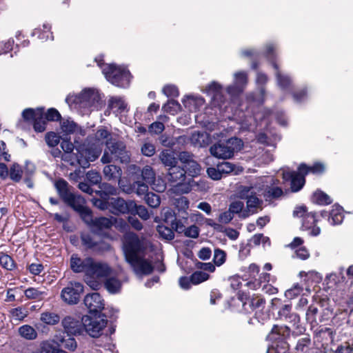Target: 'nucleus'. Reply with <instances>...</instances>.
I'll return each mask as SVG.
<instances>
[{
	"label": "nucleus",
	"instance_id": "nucleus-6",
	"mask_svg": "<svg viewBox=\"0 0 353 353\" xmlns=\"http://www.w3.org/2000/svg\"><path fill=\"white\" fill-rule=\"evenodd\" d=\"M54 188L59 198L68 206L78 213L85 205V201L80 195H76L71 192V186L63 179H59L54 183Z\"/></svg>",
	"mask_w": 353,
	"mask_h": 353
},
{
	"label": "nucleus",
	"instance_id": "nucleus-49",
	"mask_svg": "<svg viewBox=\"0 0 353 353\" xmlns=\"http://www.w3.org/2000/svg\"><path fill=\"white\" fill-rule=\"evenodd\" d=\"M317 222L316 213L315 212H308L303 218L301 228L303 230H310Z\"/></svg>",
	"mask_w": 353,
	"mask_h": 353
},
{
	"label": "nucleus",
	"instance_id": "nucleus-18",
	"mask_svg": "<svg viewBox=\"0 0 353 353\" xmlns=\"http://www.w3.org/2000/svg\"><path fill=\"white\" fill-rule=\"evenodd\" d=\"M104 140L101 141L99 139L95 141V142L91 145H85L83 144L80 145L79 148H77V151L79 154L84 156L91 161H94L101 154L102 152L101 145L103 143Z\"/></svg>",
	"mask_w": 353,
	"mask_h": 353
},
{
	"label": "nucleus",
	"instance_id": "nucleus-2",
	"mask_svg": "<svg viewBox=\"0 0 353 353\" xmlns=\"http://www.w3.org/2000/svg\"><path fill=\"white\" fill-rule=\"evenodd\" d=\"M21 116L24 121L32 125L36 132H43L47 130L49 122L57 121L61 118V114L56 108H50L45 111L43 107L26 108Z\"/></svg>",
	"mask_w": 353,
	"mask_h": 353
},
{
	"label": "nucleus",
	"instance_id": "nucleus-47",
	"mask_svg": "<svg viewBox=\"0 0 353 353\" xmlns=\"http://www.w3.org/2000/svg\"><path fill=\"white\" fill-rule=\"evenodd\" d=\"M19 334L27 340L35 339L37 336V332L35 329L29 325H23L19 328Z\"/></svg>",
	"mask_w": 353,
	"mask_h": 353
},
{
	"label": "nucleus",
	"instance_id": "nucleus-57",
	"mask_svg": "<svg viewBox=\"0 0 353 353\" xmlns=\"http://www.w3.org/2000/svg\"><path fill=\"white\" fill-rule=\"evenodd\" d=\"M162 108L164 112L174 114L180 110L181 105L178 101L170 99L168 101L167 103L163 105Z\"/></svg>",
	"mask_w": 353,
	"mask_h": 353
},
{
	"label": "nucleus",
	"instance_id": "nucleus-3",
	"mask_svg": "<svg viewBox=\"0 0 353 353\" xmlns=\"http://www.w3.org/2000/svg\"><path fill=\"white\" fill-rule=\"evenodd\" d=\"M95 61L109 82L119 88L129 86L131 74L128 70L115 64H104L101 57L96 58Z\"/></svg>",
	"mask_w": 353,
	"mask_h": 353
},
{
	"label": "nucleus",
	"instance_id": "nucleus-50",
	"mask_svg": "<svg viewBox=\"0 0 353 353\" xmlns=\"http://www.w3.org/2000/svg\"><path fill=\"white\" fill-rule=\"evenodd\" d=\"M161 219L168 225H171L176 221L174 211L170 208H164L161 212Z\"/></svg>",
	"mask_w": 353,
	"mask_h": 353
},
{
	"label": "nucleus",
	"instance_id": "nucleus-42",
	"mask_svg": "<svg viewBox=\"0 0 353 353\" xmlns=\"http://www.w3.org/2000/svg\"><path fill=\"white\" fill-rule=\"evenodd\" d=\"M285 321L290 323L297 333L302 334L305 330V327L301 324L299 315L295 312H292Z\"/></svg>",
	"mask_w": 353,
	"mask_h": 353
},
{
	"label": "nucleus",
	"instance_id": "nucleus-11",
	"mask_svg": "<svg viewBox=\"0 0 353 353\" xmlns=\"http://www.w3.org/2000/svg\"><path fill=\"white\" fill-rule=\"evenodd\" d=\"M143 246L139 236L134 232H128L124 236L123 251L126 261L133 260L143 251Z\"/></svg>",
	"mask_w": 353,
	"mask_h": 353
},
{
	"label": "nucleus",
	"instance_id": "nucleus-46",
	"mask_svg": "<svg viewBox=\"0 0 353 353\" xmlns=\"http://www.w3.org/2000/svg\"><path fill=\"white\" fill-rule=\"evenodd\" d=\"M159 158L162 163L165 167H168V168H172L177 163V160L174 154L168 150L162 151L159 155Z\"/></svg>",
	"mask_w": 353,
	"mask_h": 353
},
{
	"label": "nucleus",
	"instance_id": "nucleus-20",
	"mask_svg": "<svg viewBox=\"0 0 353 353\" xmlns=\"http://www.w3.org/2000/svg\"><path fill=\"white\" fill-rule=\"evenodd\" d=\"M92 258L90 256L81 259L77 254H73L70 256V266L75 273H84L88 275Z\"/></svg>",
	"mask_w": 353,
	"mask_h": 353
},
{
	"label": "nucleus",
	"instance_id": "nucleus-21",
	"mask_svg": "<svg viewBox=\"0 0 353 353\" xmlns=\"http://www.w3.org/2000/svg\"><path fill=\"white\" fill-rule=\"evenodd\" d=\"M108 110L112 111L117 117L120 116V120L128 112V103L122 97H110L108 102Z\"/></svg>",
	"mask_w": 353,
	"mask_h": 353
},
{
	"label": "nucleus",
	"instance_id": "nucleus-51",
	"mask_svg": "<svg viewBox=\"0 0 353 353\" xmlns=\"http://www.w3.org/2000/svg\"><path fill=\"white\" fill-rule=\"evenodd\" d=\"M157 230L159 232L160 236L165 240H172L174 238V233L172 227L170 225H158Z\"/></svg>",
	"mask_w": 353,
	"mask_h": 353
},
{
	"label": "nucleus",
	"instance_id": "nucleus-61",
	"mask_svg": "<svg viewBox=\"0 0 353 353\" xmlns=\"http://www.w3.org/2000/svg\"><path fill=\"white\" fill-rule=\"evenodd\" d=\"M63 137L61 138V147L65 153H71L74 148V144L70 141V134H63Z\"/></svg>",
	"mask_w": 353,
	"mask_h": 353
},
{
	"label": "nucleus",
	"instance_id": "nucleus-41",
	"mask_svg": "<svg viewBox=\"0 0 353 353\" xmlns=\"http://www.w3.org/2000/svg\"><path fill=\"white\" fill-rule=\"evenodd\" d=\"M329 214L331 216L330 222L333 225H339L343 221V208L340 205H333V209L330 212Z\"/></svg>",
	"mask_w": 353,
	"mask_h": 353
},
{
	"label": "nucleus",
	"instance_id": "nucleus-62",
	"mask_svg": "<svg viewBox=\"0 0 353 353\" xmlns=\"http://www.w3.org/2000/svg\"><path fill=\"white\" fill-rule=\"evenodd\" d=\"M210 275L202 271H196L191 275L192 284L197 285L207 281Z\"/></svg>",
	"mask_w": 353,
	"mask_h": 353
},
{
	"label": "nucleus",
	"instance_id": "nucleus-8",
	"mask_svg": "<svg viewBox=\"0 0 353 353\" xmlns=\"http://www.w3.org/2000/svg\"><path fill=\"white\" fill-rule=\"evenodd\" d=\"M112 134H100L104 139L105 147L115 161L121 163H128L130 161V153L127 150L125 143L111 137Z\"/></svg>",
	"mask_w": 353,
	"mask_h": 353
},
{
	"label": "nucleus",
	"instance_id": "nucleus-30",
	"mask_svg": "<svg viewBox=\"0 0 353 353\" xmlns=\"http://www.w3.org/2000/svg\"><path fill=\"white\" fill-rule=\"evenodd\" d=\"M183 103L186 109L191 112H196L203 108L205 103L203 98L201 97L188 96L183 100Z\"/></svg>",
	"mask_w": 353,
	"mask_h": 353
},
{
	"label": "nucleus",
	"instance_id": "nucleus-32",
	"mask_svg": "<svg viewBox=\"0 0 353 353\" xmlns=\"http://www.w3.org/2000/svg\"><path fill=\"white\" fill-rule=\"evenodd\" d=\"M103 174L105 179L108 181H118L122 182V185H124V181L121 179L122 175V170L120 167L114 165H108L103 168Z\"/></svg>",
	"mask_w": 353,
	"mask_h": 353
},
{
	"label": "nucleus",
	"instance_id": "nucleus-14",
	"mask_svg": "<svg viewBox=\"0 0 353 353\" xmlns=\"http://www.w3.org/2000/svg\"><path fill=\"white\" fill-rule=\"evenodd\" d=\"M83 302L88 309L90 314L99 315L102 314V310H104V312H108L110 310L104 307L103 299L98 292L87 294L83 299Z\"/></svg>",
	"mask_w": 353,
	"mask_h": 353
},
{
	"label": "nucleus",
	"instance_id": "nucleus-55",
	"mask_svg": "<svg viewBox=\"0 0 353 353\" xmlns=\"http://www.w3.org/2000/svg\"><path fill=\"white\" fill-rule=\"evenodd\" d=\"M100 190H96L95 192L99 196L109 197V195L114 194L116 192L115 188L108 183H100Z\"/></svg>",
	"mask_w": 353,
	"mask_h": 353
},
{
	"label": "nucleus",
	"instance_id": "nucleus-38",
	"mask_svg": "<svg viewBox=\"0 0 353 353\" xmlns=\"http://www.w3.org/2000/svg\"><path fill=\"white\" fill-rule=\"evenodd\" d=\"M24 294L28 299L41 301L47 296L48 293L47 291L41 290V288H28L25 290Z\"/></svg>",
	"mask_w": 353,
	"mask_h": 353
},
{
	"label": "nucleus",
	"instance_id": "nucleus-13",
	"mask_svg": "<svg viewBox=\"0 0 353 353\" xmlns=\"http://www.w3.org/2000/svg\"><path fill=\"white\" fill-rule=\"evenodd\" d=\"M274 46L272 43L266 46L265 56L271 61L273 68L276 70V78L277 85L283 90L287 89L291 84L290 77L286 74H282L279 69L278 65L275 62Z\"/></svg>",
	"mask_w": 353,
	"mask_h": 353
},
{
	"label": "nucleus",
	"instance_id": "nucleus-25",
	"mask_svg": "<svg viewBox=\"0 0 353 353\" xmlns=\"http://www.w3.org/2000/svg\"><path fill=\"white\" fill-rule=\"evenodd\" d=\"M168 180L171 183H176V185H183L186 180V174L184 169L176 165L170 168H168Z\"/></svg>",
	"mask_w": 353,
	"mask_h": 353
},
{
	"label": "nucleus",
	"instance_id": "nucleus-60",
	"mask_svg": "<svg viewBox=\"0 0 353 353\" xmlns=\"http://www.w3.org/2000/svg\"><path fill=\"white\" fill-rule=\"evenodd\" d=\"M318 312L319 309L316 304L310 305L306 312V321L310 324L316 323V316Z\"/></svg>",
	"mask_w": 353,
	"mask_h": 353
},
{
	"label": "nucleus",
	"instance_id": "nucleus-34",
	"mask_svg": "<svg viewBox=\"0 0 353 353\" xmlns=\"http://www.w3.org/2000/svg\"><path fill=\"white\" fill-rule=\"evenodd\" d=\"M290 345L287 341H272V345L267 349L266 353H288Z\"/></svg>",
	"mask_w": 353,
	"mask_h": 353
},
{
	"label": "nucleus",
	"instance_id": "nucleus-39",
	"mask_svg": "<svg viewBox=\"0 0 353 353\" xmlns=\"http://www.w3.org/2000/svg\"><path fill=\"white\" fill-rule=\"evenodd\" d=\"M130 214L134 216L138 215L144 221H146L150 218L148 209L144 205H137L134 201H132V205L131 206Z\"/></svg>",
	"mask_w": 353,
	"mask_h": 353
},
{
	"label": "nucleus",
	"instance_id": "nucleus-35",
	"mask_svg": "<svg viewBox=\"0 0 353 353\" xmlns=\"http://www.w3.org/2000/svg\"><path fill=\"white\" fill-rule=\"evenodd\" d=\"M298 170L305 174L310 172L313 174H322L325 171V166L323 163L316 162L312 166H308L305 163H301Z\"/></svg>",
	"mask_w": 353,
	"mask_h": 353
},
{
	"label": "nucleus",
	"instance_id": "nucleus-52",
	"mask_svg": "<svg viewBox=\"0 0 353 353\" xmlns=\"http://www.w3.org/2000/svg\"><path fill=\"white\" fill-rule=\"evenodd\" d=\"M68 336L67 339L64 337L59 339V345L70 351H74L77 347V343L73 337Z\"/></svg>",
	"mask_w": 353,
	"mask_h": 353
},
{
	"label": "nucleus",
	"instance_id": "nucleus-19",
	"mask_svg": "<svg viewBox=\"0 0 353 353\" xmlns=\"http://www.w3.org/2000/svg\"><path fill=\"white\" fill-rule=\"evenodd\" d=\"M148 183L142 181L139 179H131L130 178V183L128 185H122V182H119V185L127 194L136 193L138 196H144L149 193Z\"/></svg>",
	"mask_w": 353,
	"mask_h": 353
},
{
	"label": "nucleus",
	"instance_id": "nucleus-4",
	"mask_svg": "<svg viewBox=\"0 0 353 353\" xmlns=\"http://www.w3.org/2000/svg\"><path fill=\"white\" fill-rule=\"evenodd\" d=\"M78 214L90 228V234L98 237H110L108 232L104 231L110 229L112 226V222L110 219L104 216L94 218L92 210L85 205L81 208Z\"/></svg>",
	"mask_w": 353,
	"mask_h": 353
},
{
	"label": "nucleus",
	"instance_id": "nucleus-28",
	"mask_svg": "<svg viewBox=\"0 0 353 353\" xmlns=\"http://www.w3.org/2000/svg\"><path fill=\"white\" fill-rule=\"evenodd\" d=\"M60 132H83L81 127L70 117H62L58 119Z\"/></svg>",
	"mask_w": 353,
	"mask_h": 353
},
{
	"label": "nucleus",
	"instance_id": "nucleus-58",
	"mask_svg": "<svg viewBox=\"0 0 353 353\" xmlns=\"http://www.w3.org/2000/svg\"><path fill=\"white\" fill-rule=\"evenodd\" d=\"M10 178L14 182H19L22 177V170L17 163H14L10 169Z\"/></svg>",
	"mask_w": 353,
	"mask_h": 353
},
{
	"label": "nucleus",
	"instance_id": "nucleus-10",
	"mask_svg": "<svg viewBox=\"0 0 353 353\" xmlns=\"http://www.w3.org/2000/svg\"><path fill=\"white\" fill-rule=\"evenodd\" d=\"M129 170L131 174V179H139L144 181L152 185V189L159 192L165 190V185L155 184V172L151 166L145 165L143 168H141L137 165H131L129 167Z\"/></svg>",
	"mask_w": 353,
	"mask_h": 353
},
{
	"label": "nucleus",
	"instance_id": "nucleus-63",
	"mask_svg": "<svg viewBox=\"0 0 353 353\" xmlns=\"http://www.w3.org/2000/svg\"><path fill=\"white\" fill-rule=\"evenodd\" d=\"M292 312V305L285 304L282 305L278 310V319L281 321H285L288 316Z\"/></svg>",
	"mask_w": 353,
	"mask_h": 353
},
{
	"label": "nucleus",
	"instance_id": "nucleus-26",
	"mask_svg": "<svg viewBox=\"0 0 353 353\" xmlns=\"http://www.w3.org/2000/svg\"><path fill=\"white\" fill-rule=\"evenodd\" d=\"M335 332L330 327H319L315 332V337L319 342L322 343V351L325 346L331 347L329 343H332Z\"/></svg>",
	"mask_w": 353,
	"mask_h": 353
},
{
	"label": "nucleus",
	"instance_id": "nucleus-9",
	"mask_svg": "<svg viewBox=\"0 0 353 353\" xmlns=\"http://www.w3.org/2000/svg\"><path fill=\"white\" fill-rule=\"evenodd\" d=\"M103 237H98L89 232H81L80 239L85 251L95 255H103L112 250L110 243L104 241Z\"/></svg>",
	"mask_w": 353,
	"mask_h": 353
},
{
	"label": "nucleus",
	"instance_id": "nucleus-56",
	"mask_svg": "<svg viewBox=\"0 0 353 353\" xmlns=\"http://www.w3.org/2000/svg\"><path fill=\"white\" fill-rule=\"evenodd\" d=\"M144 200L145 203L152 208L159 207L161 203L159 196L153 192L147 193L144 196Z\"/></svg>",
	"mask_w": 353,
	"mask_h": 353
},
{
	"label": "nucleus",
	"instance_id": "nucleus-64",
	"mask_svg": "<svg viewBox=\"0 0 353 353\" xmlns=\"http://www.w3.org/2000/svg\"><path fill=\"white\" fill-rule=\"evenodd\" d=\"M60 134H46L45 141L49 147L54 148L57 145L61 139Z\"/></svg>",
	"mask_w": 353,
	"mask_h": 353
},
{
	"label": "nucleus",
	"instance_id": "nucleus-15",
	"mask_svg": "<svg viewBox=\"0 0 353 353\" xmlns=\"http://www.w3.org/2000/svg\"><path fill=\"white\" fill-rule=\"evenodd\" d=\"M61 325L68 336H77L83 334V321L71 316L64 317L61 321Z\"/></svg>",
	"mask_w": 353,
	"mask_h": 353
},
{
	"label": "nucleus",
	"instance_id": "nucleus-45",
	"mask_svg": "<svg viewBox=\"0 0 353 353\" xmlns=\"http://www.w3.org/2000/svg\"><path fill=\"white\" fill-rule=\"evenodd\" d=\"M183 168L184 171L185 172V174L192 177L197 176L200 174L201 172V166L200 165L195 161L192 160L187 164L183 165Z\"/></svg>",
	"mask_w": 353,
	"mask_h": 353
},
{
	"label": "nucleus",
	"instance_id": "nucleus-31",
	"mask_svg": "<svg viewBox=\"0 0 353 353\" xmlns=\"http://www.w3.org/2000/svg\"><path fill=\"white\" fill-rule=\"evenodd\" d=\"M208 92L212 96L213 105L221 106L224 101V97L221 94V86L216 82H212L208 86Z\"/></svg>",
	"mask_w": 353,
	"mask_h": 353
},
{
	"label": "nucleus",
	"instance_id": "nucleus-48",
	"mask_svg": "<svg viewBox=\"0 0 353 353\" xmlns=\"http://www.w3.org/2000/svg\"><path fill=\"white\" fill-rule=\"evenodd\" d=\"M40 319L46 324L54 325L60 321V316L54 312H45L41 314Z\"/></svg>",
	"mask_w": 353,
	"mask_h": 353
},
{
	"label": "nucleus",
	"instance_id": "nucleus-53",
	"mask_svg": "<svg viewBox=\"0 0 353 353\" xmlns=\"http://www.w3.org/2000/svg\"><path fill=\"white\" fill-rule=\"evenodd\" d=\"M0 264L8 270H12L16 266L14 259L10 255L4 253L0 254Z\"/></svg>",
	"mask_w": 353,
	"mask_h": 353
},
{
	"label": "nucleus",
	"instance_id": "nucleus-27",
	"mask_svg": "<svg viewBox=\"0 0 353 353\" xmlns=\"http://www.w3.org/2000/svg\"><path fill=\"white\" fill-rule=\"evenodd\" d=\"M290 334L291 329L288 326L274 325L268 337L272 341H287Z\"/></svg>",
	"mask_w": 353,
	"mask_h": 353
},
{
	"label": "nucleus",
	"instance_id": "nucleus-36",
	"mask_svg": "<svg viewBox=\"0 0 353 353\" xmlns=\"http://www.w3.org/2000/svg\"><path fill=\"white\" fill-rule=\"evenodd\" d=\"M311 200L314 203L321 205H329L332 203L330 196L320 190H317L313 193Z\"/></svg>",
	"mask_w": 353,
	"mask_h": 353
},
{
	"label": "nucleus",
	"instance_id": "nucleus-17",
	"mask_svg": "<svg viewBox=\"0 0 353 353\" xmlns=\"http://www.w3.org/2000/svg\"><path fill=\"white\" fill-rule=\"evenodd\" d=\"M127 262L137 275H149L154 270L152 263L143 256H136L133 260H128Z\"/></svg>",
	"mask_w": 353,
	"mask_h": 353
},
{
	"label": "nucleus",
	"instance_id": "nucleus-33",
	"mask_svg": "<svg viewBox=\"0 0 353 353\" xmlns=\"http://www.w3.org/2000/svg\"><path fill=\"white\" fill-rule=\"evenodd\" d=\"M211 134H192L190 140L192 143L199 147H206L211 144L214 139Z\"/></svg>",
	"mask_w": 353,
	"mask_h": 353
},
{
	"label": "nucleus",
	"instance_id": "nucleus-5",
	"mask_svg": "<svg viewBox=\"0 0 353 353\" xmlns=\"http://www.w3.org/2000/svg\"><path fill=\"white\" fill-rule=\"evenodd\" d=\"M117 313V310L110 308L108 312H103L102 314L96 315H84L83 321V332H85L92 338H98L102 334L103 328L108 324L107 318L116 319L114 314Z\"/></svg>",
	"mask_w": 353,
	"mask_h": 353
},
{
	"label": "nucleus",
	"instance_id": "nucleus-44",
	"mask_svg": "<svg viewBox=\"0 0 353 353\" xmlns=\"http://www.w3.org/2000/svg\"><path fill=\"white\" fill-rule=\"evenodd\" d=\"M121 282L115 277L108 278L104 285L105 289L111 294L118 293L121 288Z\"/></svg>",
	"mask_w": 353,
	"mask_h": 353
},
{
	"label": "nucleus",
	"instance_id": "nucleus-23",
	"mask_svg": "<svg viewBox=\"0 0 353 353\" xmlns=\"http://www.w3.org/2000/svg\"><path fill=\"white\" fill-rule=\"evenodd\" d=\"M110 203V211L113 214L117 215L119 214H130L132 201H126L121 197H111Z\"/></svg>",
	"mask_w": 353,
	"mask_h": 353
},
{
	"label": "nucleus",
	"instance_id": "nucleus-22",
	"mask_svg": "<svg viewBox=\"0 0 353 353\" xmlns=\"http://www.w3.org/2000/svg\"><path fill=\"white\" fill-rule=\"evenodd\" d=\"M112 268L105 263L96 262L92 258L87 276L92 279L105 278L110 275Z\"/></svg>",
	"mask_w": 353,
	"mask_h": 353
},
{
	"label": "nucleus",
	"instance_id": "nucleus-16",
	"mask_svg": "<svg viewBox=\"0 0 353 353\" xmlns=\"http://www.w3.org/2000/svg\"><path fill=\"white\" fill-rule=\"evenodd\" d=\"M305 175L299 170L298 172L284 171L283 179L290 182V188L292 192H297L303 188L305 183Z\"/></svg>",
	"mask_w": 353,
	"mask_h": 353
},
{
	"label": "nucleus",
	"instance_id": "nucleus-59",
	"mask_svg": "<svg viewBox=\"0 0 353 353\" xmlns=\"http://www.w3.org/2000/svg\"><path fill=\"white\" fill-rule=\"evenodd\" d=\"M160 136L159 140L161 143L168 148L173 147L176 143V138L172 137V134H159Z\"/></svg>",
	"mask_w": 353,
	"mask_h": 353
},
{
	"label": "nucleus",
	"instance_id": "nucleus-24",
	"mask_svg": "<svg viewBox=\"0 0 353 353\" xmlns=\"http://www.w3.org/2000/svg\"><path fill=\"white\" fill-rule=\"evenodd\" d=\"M239 299L243 302V305L246 310V306L248 305L252 310H262L264 307L265 301L261 296H257L255 297H247V295L243 292H239Z\"/></svg>",
	"mask_w": 353,
	"mask_h": 353
},
{
	"label": "nucleus",
	"instance_id": "nucleus-7",
	"mask_svg": "<svg viewBox=\"0 0 353 353\" xmlns=\"http://www.w3.org/2000/svg\"><path fill=\"white\" fill-rule=\"evenodd\" d=\"M243 146L242 140L234 137L214 143L210 148V152L217 159H227L232 158L234 152L240 151Z\"/></svg>",
	"mask_w": 353,
	"mask_h": 353
},
{
	"label": "nucleus",
	"instance_id": "nucleus-40",
	"mask_svg": "<svg viewBox=\"0 0 353 353\" xmlns=\"http://www.w3.org/2000/svg\"><path fill=\"white\" fill-rule=\"evenodd\" d=\"M312 341L309 336L299 339L295 347L296 353H310Z\"/></svg>",
	"mask_w": 353,
	"mask_h": 353
},
{
	"label": "nucleus",
	"instance_id": "nucleus-43",
	"mask_svg": "<svg viewBox=\"0 0 353 353\" xmlns=\"http://www.w3.org/2000/svg\"><path fill=\"white\" fill-rule=\"evenodd\" d=\"M247 208L251 211L252 214L257 212L256 209L260 208L262 210L263 200L257 197L256 192L252 196H250L247 199Z\"/></svg>",
	"mask_w": 353,
	"mask_h": 353
},
{
	"label": "nucleus",
	"instance_id": "nucleus-54",
	"mask_svg": "<svg viewBox=\"0 0 353 353\" xmlns=\"http://www.w3.org/2000/svg\"><path fill=\"white\" fill-rule=\"evenodd\" d=\"M100 199H92V203L93 205L98 208L100 210H109L110 209V198L111 197H106L104 196H100Z\"/></svg>",
	"mask_w": 353,
	"mask_h": 353
},
{
	"label": "nucleus",
	"instance_id": "nucleus-1",
	"mask_svg": "<svg viewBox=\"0 0 353 353\" xmlns=\"http://www.w3.org/2000/svg\"><path fill=\"white\" fill-rule=\"evenodd\" d=\"M103 97L98 89L85 88L78 94L68 95L65 103L71 109L84 115L92 111L101 110L104 105Z\"/></svg>",
	"mask_w": 353,
	"mask_h": 353
},
{
	"label": "nucleus",
	"instance_id": "nucleus-12",
	"mask_svg": "<svg viewBox=\"0 0 353 353\" xmlns=\"http://www.w3.org/2000/svg\"><path fill=\"white\" fill-rule=\"evenodd\" d=\"M83 285L79 282H70L61 290V296L69 305L78 303L81 294L83 292Z\"/></svg>",
	"mask_w": 353,
	"mask_h": 353
},
{
	"label": "nucleus",
	"instance_id": "nucleus-29",
	"mask_svg": "<svg viewBox=\"0 0 353 353\" xmlns=\"http://www.w3.org/2000/svg\"><path fill=\"white\" fill-rule=\"evenodd\" d=\"M283 195V191L282 188L274 185H266L261 193V196L265 201L269 203L279 199Z\"/></svg>",
	"mask_w": 353,
	"mask_h": 353
},
{
	"label": "nucleus",
	"instance_id": "nucleus-37",
	"mask_svg": "<svg viewBox=\"0 0 353 353\" xmlns=\"http://www.w3.org/2000/svg\"><path fill=\"white\" fill-rule=\"evenodd\" d=\"M169 122V117L166 115H160L157 121L152 123L149 126L148 132H163L165 130V125Z\"/></svg>",
	"mask_w": 353,
	"mask_h": 353
}]
</instances>
